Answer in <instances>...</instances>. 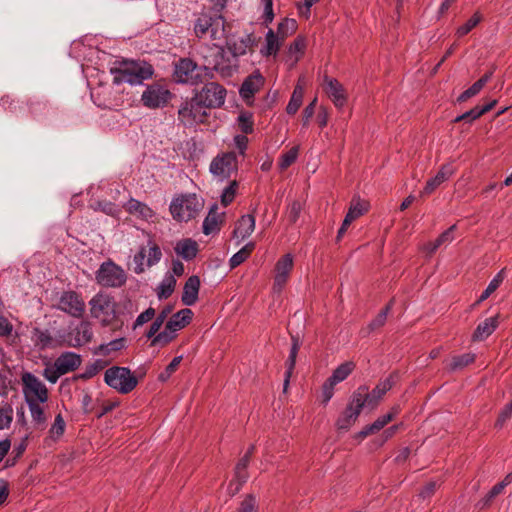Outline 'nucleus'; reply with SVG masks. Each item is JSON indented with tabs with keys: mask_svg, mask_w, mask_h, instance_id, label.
I'll use <instances>...</instances> for the list:
<instances>
[{
	"mask_svg": "<svg viewBox=\"0 0 512 512\" xmlns=\"http://www.w3.org/2000/svg\"><path fill=\"white\" fill-rule=\"evenodd\" d=\"M21 385L33 423L36 426H44L47 420L45 404L49 398L46 385L31 372L21 374Z\"/></svg>",
	"mask_w": 512,
	"mask_h": 512,
	"instance_id": "1",
	"label": "nucleus"
},
{
	"mask_svg": "<svg viewBox=\"0 0 512 512\" xmlns=\"http://www.w3.org/2000/svg\"><path fill=\"white\" fill-rule=\"evenodd\" d=\"M114 84L128 83L139 85L143 81L152 78L154 69L151 64L145 61L123 60L115 63L111 68Z\"/></svg>",
	"mask_w": 512,
	"mask_h": 512,
	"instance_id": "2",
	"label": "nucleus"
},
{
	"mask_svg": "<svg viewBox=\"0 0 512 512\" xmlns=\"http://www.w3.org/2000/svg\"><path fill=\"white\" fill-rule=\"evenodd\" d=\"M201 55L204 60L203 70L210 78L213 77V71L218 72L222 77H230L238 69V60L232 55L228 56L226 51L217 45L204 47Z\"/></svg>",
	"mask_w": 512,
	"mask_h": 512,
	"instance_id": "3",
	"label": "nucleus"
},
{
	"mask_svg": "<svg viewBox=\"0 0 512 512\" xmlns=\"http://www.w3.org/2000/svg\"><path fill=\"white\" fill-rule=\"evenodd\" d=\"M91 317L100 322L102 326L112 325L121 314L114 297L105 292L95 294L89 301Z\"/></svg>",
	"mask_w": 512,
	"mask_h": 512,
	"instance_id": "4",
	"label": "nucleus"
},
{
	"mask_svg": "<svg viewBox=\"0 0 512 512\" xmlns=\"http://www.w3.org/2000/svg\"><path fill=\"white\" fill-rule=\"evenodd\" d=\"M204 201L194 193L175 196L169 206L170 213L178 222H188L195 218L203 209Z\"/></svg>",
	"mask_w": 512,
	"mask_h": 512,
	"instance_id": "5",
	"label": "nucleus"
},
{
	"mask_svg": "<svg viewBox=\"0 0 512 512\" xmlns=\"http://www.w3.org/2000/svg\"><path fill=\"white\" fill-rule=\"evenodd\" d=\"M105 383L120 394L132 392L138 385V379L127 367L112 366L104 373Z\"/></svg>",
	"mask_w": 512,
	"mask_h": 512,
	"instance_id": "6",
	"label": "nucleus"
},
{
	"mask_svg": "<svg viewBox=\"0 0 512 512\" xmlns=\"http://www.w3.org/2000/svg\"><path fill=\"white\" fill-rule=\"evenodd\" d=\"M82 359L75 352H64L60 354L52 365L47 366L43 371L44 378L54 384L58 379L67 373L77 370L81 365Z\"/></svg>",
	"mask_w": 512,
	"mask_h": 512,
	"instance_id": "7",
	"label": "nucleus"
},
{
	"mask_svg": "<svg viewBox=\"0 0 512 512\" xmlns=\"http://www.w3.org/2000/svg\"><path fill=\"white\" fill-rule=\"evenodd\" d=\"M206 109L207 108L200 99L198 100V97L195 94L192 98L186 99L180 105L178 109V119L187 127L204 123L208 116Z\"/></svg>",
	"mask_w": 512,
	"mask_h": 512,
	"instance_id": "8",
	"label": "nucleus"
},
{
	"mask_svg": "<svg viewBox=\"0 0 512 512\" xmlns=\"http://www.w3.org/2000/svg\"><path fill=\"white\" fill-rule=\"evenodd\" d=\"M96 282L107 288H119L126 283V272L112 261L103 262L95 274Z\"/></svg>",
	"mask_w": 512,
	"mask_h": 512,
	"instance_id": "9",
	"label": "nucleus"
},
{
	"mask_svg": "<svg viewBox=\"0 0 512 512\" xmlns=\"http://www.w3.org/2000/svg\"><path fill=\"white\" fill-rule=\"evenodd\" d=\"M171 98V92L164 85L153 83L143 91L141 102L149 109H157L166 106Z\"/></svg>",
	"mask_w": 512,
	"mask_h": 512,
	"instance_id": "10",
	"label": "nucleus"
},
{
	"mask_svg": "<svg viewBox=\"0 0 512 512\" xmlns=\"http://www.w3.org/2000/svg\"><path fill=\"white\" fill-rule=\"evenodd\" d=\"M195 94L206 108H220L225 103L227 91L219 83L209 82Z\"/></svg>",
	"mask_w": 512,
	"mask_h": 512,
	"instance_id": "11",
	"label": "nucleus"
},
{
	"mask_svg": "<svg viewBox=\"0 0 512 512\" xmlns=\"http://www.w3.org/2000/svg\"><path fill=\"white\" fill-rule=\"evenodd\" d=\"M197 64L189 58H181L174 65L173 76L177 83L195 85L202 81L200 75L195 73Z\"/></svg>",
	"mask_w": 512,
	"mask_h": 512,
	"instance_id": "12",
	"label": "nucleus"
},
{
	"mask_svg": "<svg viewBox=\"0 0 512 512\" xmlns=\"http://www.w3.org/2000/svg\"><path fill=\"white\" fill-rule=\"evenodd\" d=\"M393 381L391 378H386L381 381L370 393L366 386H360L353 394L361 395V402L363 407L374 409L382 397L392 388Z\"/></svg>",
	"mask_w": 512,
	"mask_h": 512,
	"instance_id": "13",
	"label": "nucleus"
},
{
	"mask_svg": "<svg viewBox=\"0 0 512 512\" xmlns=\"http://www.w3.org/2000/svg\"><path fill=\"white\" fill-rule=\"evenodd\" d=\"M58 309L75 318H81L85 312V302L74 291L64 292L59 299Z\"/></svg>",
	"mask_w": 512,
	"mask_h": 512,
	"instance_id": "14",
	"label": "nucleus"
},
{
	"mask_svg": "<svg viewBox=\"0 0 512 512\" xmlns=\"http://www.w3.org/2000/svg\"><path fill=\"white\" fill-rule=\"evenodd\" d=\"M361 395L353 394L351 400L345 411L339 416L336 426L338 430H348L359 417L362 409L363 402H361Z\"/></svg>",
	"mask_w": 512,
	"mask_h": 512,
	"instance_id": "15",
	"label": "nucleus"
},
{
	"mask_svg": "<svg viewBox=\"0 0 512 512\" xmlns=\"http://www.w3.org/2000/svg\"><path fill=\"white\" fill-rule=\"evenodd\" d=\"M237 170V157L234 153L217 156L210 164V172L220 179L229 178Z\"/></svg>",
	"mask_w": 512,
	"mask_h": 512,
	"instance_id": "16",
	"label": "nucleus"
},
{
	"mask_svg": "<svg viewBox=\"0 0 512 512\" xmlns=\"http://www.w3.org/2000/svg\"><path fill=\"white\" fill-rule=\"evenodd\" d=\"M92 338L93 330L91 323L89 321H81L68 333L64 342L69 347L78 348L91 342Z\"/></svg>",
	"mask_w": 512,
	"mask_h": 512,
	"instance_id": "17",
	"label": "nucleus"
},
{
	"mask_svg": "<svg viewBox=\"0 0 512 512\" xmlns=\"http://www.w3.org/2000/svg\"><path fill=\"white\" fill-rule=\"evenodd\" d=\"M293 268V257L291 254H285L275 265L274 292L280 293L288 281L290 272Z\"/></svg>",
	"mask_w": 512,
	"mask_h": 512,
	"instance_id": "18",
	"label": "nucleus"
},
{
	"mask_svg": "<svg viewBox=\"0 0 512 512\" xmlns=\"http://www.w3.org/2000/svg\"><path fill=\"white\" fill-rule=\"evenodd\" d=\"M265 79L263 75L258 71H254L251 75L245 78L240 89V96L248 101L254 97V95L262 88Z\"/></svg>",
	"mask_w": 512,
	"mask_h": 512,
	"instance_id": "19",
	"label": "nucleus"
},
{
	"mask_svg": "<svg viewBox=\"0 0 512 512\" xmlns=\"http://www.w3.org/2000/svg\"><path fill=\"white\" fill-rule=\"evenodd\" d=\"M324 90L336 107H343L347 100V95L342 84L328 76L324 78Z\"/></svg>",
	"mask_w": 512,
	"mask_h": 512,
	"instance_id": "20",
	"label": "nucleus"
},
{
	"mask_svg": "<svg viewBox=\"0 0 512 512\" xmlns=\"http://www.w3.org/2000/svg\"><path fill=\"white\" fill-rule=\"evenodd\" d=\"M253 447H251L247 453L238 461L235 467V475L234 479L229 484V489H231L232 493L235 494L241 488V486L248 479L247 467L250 461V456L252 453Z\"/></svg>",
	"mask_w": 512,
	"mask_h": 512,
	"instance_id": "21",
	"label": "nucleus"
},
{
	"mask_svg": "<svg viewBox=\"0 0 512 512\" xmlns=\"http://www.w3.org/2000/svg\"><path fill=\"white\" fill-rule=\"evenodd\" d=\"M125 210L135 216L136 218L146 221V222H153L154 218L156 217L155 211L150 208L147 204L131 198L125 205Z\"/></svg>",
	"mask_w": 512,
	"mask_h": 512,
	"instance_id": "22",
	"label": "nucleus"
},
{
	"mask_svg": "<svg viewBox=\"0 0 512 512\" xmlns=\"http://www.w3.org/2000/svg\"><path fill=\"white\" fill-rule=\"evenodd\" d=\"M400 412L399 406H394L391 410L379 416L372 424L365 426L358 434L357 437L363 439L368 435L377 433L384 428L389 422H391Z\"/></svg>",
	"mask_w": 512,
	"mask_h": 512,
	"instance_id": "23",
	"label": "nucleus"
},
{
	"mask_svg": "<svg viewBox=\"0 0 512 512\" xmlns=\"http://www.w3.org/2000/svg\"><path fill=\"white\" fill-rule=\"evenodd\" d=\"M306 49V40L305 38L298 36L288 47L284 61L287 64L289 69H292L296 66L298 61L304 55Z\"/></svg>",
	"mask_w": 512,
	"mask_h": 512,
	"instance_id": "24",
	"label": "nucleus"
},
{
	"mask_svg": "<svg viewBox=\"0 0 512 512\" xmlns=\"http://www.w3.org/2000/svg\"><path fill=\"white\" fill-rule=\"evenodd\" d=\"M255 229V217L251 214L243 215L236 223L233 231V238L237 244L248 238Z\"/></svg>",
	"mask_w": 512,
	"mask_h": 512,
	"instance_id": "25",
	"label": "nucleus"
},
{
	"mask_svg": "<svg viewBox=\"0 0 512 512\" xmlns=\"http://www.w3.org/2000/svg\"><path fill=\"white\" fill-rule=\"evenodd\" d=\"M455 169L451 164L441 166L435 177L429 179L423 189V194L429 195L433 193L442 183L447 181L453 174Z\"/></svg>",
	"mask_w": 512,
	"mask_h": 512,
	"instance_id": "26",
	"label": "nucleus"
},
{
	"mask_svg": "<svg viewBox=\"0 0 512 512\" xmlns=\"http://www.w3.org/2000/svg\"><path fill=\"white\" fill-rule=\"evenodd\" d=\"M200 289V279L198 276H190L183 287V293L181 300L184 305L192 306L198 300V294Z\"/></svg>",
	"mask_w": 512,
	"mask_h": 512,
	"instance_id": "27",
	"label": "nucleus"
},
{
	"mask_svg": "<svg viewBox=\"0 0 512 512\" xmlns=\"http://www.w3.org/2000/svg\"><path fill=\"white\" fill-rule=\"evenodd\" d=\"M223 215V213L218 212L217 205L212 206L203 221V233L205 235H211L219 232L220 226L223 222Z\"/></svg>",
	"mask_w": 512,
	"mask_h": 512,
	"instance_id": "28",
	"label": "nucleus"
},
{
	"mask_svg": "<svg viewBox=\"0 0 512 512\" xmlns=\"http://www.w3.org/2000/svg\"><path fill=\"white\" fill-rule=\"evenodd\" d=\"M174 250L178 256L186 261H190L196 257L199 251V245L195 240L185 238L176 243Z\"/></svg>",
	"mask_w": 512,
	"mask_h": 512,
	"instance_id": "29",
	"label": "nucleus"
},
{
	"mask_svg": "<svg viewBox=\"0 0 512 512\" xmlns=\"http://www.w3.org/2000/svg\"><path fill=\"white\" fill-rule=\"evenodd\" d=\"M253 45V38L250 35L239 38L227 44V49L233 58L237 59L246 55Z\"/></svg>",
	"mask_w": 512,
	"mask_h": 512,
	"instance_id": "30",
	"label": "nucleus"
},
{
	"mask_svg": "<svg viewBox=\"0 0 512 512\" xmlns=\"http://www.w3.org/2000/svg\"><path fill=\"white\" fill-rule=\"evenodd\" d=\"M193 317V312L189 308H184L175 313L166 323L167 328L173 330L175 333L183 329L190 323Z\"/></svg>",
	"mask_w": 512,
	"mask_h": 512,
	"instance_id": "31",
	"label": "nucleus"
},
{
	"mask_svg": "<svg viewBox=\"0 0 512 512\" xmlns=\"http://www.w3.org/2000/svg\"><path fill=\"white\" fill-rule=\"evenodd\" d=\"M498 327V317H490L486 318L484 321L478 324L474 333L473 340L474 341H482L488 338Z\"/></svg>",
	"mask_w": 512,
	"mask_h": 512,
	"instance_id": "32",
	"label": "nucleus"
},
{
	"mask_svg": "<svg viewBox=\"0 0 512 512\" xmlns=\"http://www.w3.org/2000/svg\"><path fill=\"white\" fill-rule=\"evenodd\" d=\"M368 210V203L365 201H362L360 198H353L350 207L348 209V212L346 213L344 220H343V226L349 227L350 224L362 216L366 211Z\"/></svg>",
	"mask_w": 512,
	"mask_h": 512,
	"instance_id": "33",
	"label": "nucleus"
},
{
	"mask_svg": "<svg viewBox=\"0 0 512 512\" xmlns=\"http://www.w3.org/2000/svg\"><path fill=\"white\" fill-rule=\"evenodd\" d=\"M223 23L224 20L221 16L212 18L207 15H203L197 19L194 30L198 37H203L204 35L208 34L211 27H222Z\"/></svg>",
	"mask_w": 512,
	"mask_h": 512,
	"instance_id": "34",
	"label": "nucleus"
},
{
	"mask_svg": "<svg viewBox=\"0 0 512 512\" xmlns=\"http://www.w3.org/2000/svg\"><path fill=\"white\" fill-rule=\"evenodd\" d=\"M265 45L261 48L260 53L263 56L277 55L284 40L279 37L272 29H269L265 36Z\"/></svg>",
	"mask_w": 512,
	"mask_h": 512,
	"instance_id": "35",
	"label": "nucleus"
},
{
	"mask_svg": "<svg viewBox=\"0 0 512 512\" xmlns=\"http://www.w3.org/2000/svg\"><path fill=\"white\" fill-rule=\"evenodd\" d=\"M299 347H300V345H299L298 339L293 338V343H292V346L290 349V353H289L288 359L285 364L286 371H285V377H284V383H283L284 391H286L289 386L290 378H291V376L293 374V370L295 368L296 358H297V354L299 351Z\"/></svg>",
	"mask_w": 512,
	"mask_h": 512,
	"instance_id": "36",
	"label": "nucleus"
},
{
	"mask_svg": "<svg viewBox=\"0 0 512 512\" xmlns=\"http://www.w3.org/2000/svg\"><path fill=\"white\" fill-rule=\"evenodd\" d=\"M493 72H487L485 73L479 80H477L471 87H469L467 90H465L461 95L458 97V102H465L469 98L477 95L483 87L486 85V83L491 79Z\"/></svg>",
	"mask_w": 512,
	"mask_h": 512,
	"instance_id": "37",
	"label": "nucleus"
},
{
	"mask_svg": "<svg viewBox=\"0 0 512 512\" xmlns=\"http://www.w3.org/2000/svg\"><path fill=\"white\" fill-rule=\"evenodd\" d=\"M496 104V100H493L482 107L476 106L472 108L471 110L463 113L462 115H459L455 118L454 122H460L463 120H467L469 122H472L485 114L486 112L490 111Z\"/></svg>",
	"mask_w": 512,
	"mask_h": 512,
	"instance_id": "38",
	"label": "nucleus"
},
{
	"mask_svg": "<svg viewBox=\"0 0 512 512\" xmlns=\"http://www.w3.org/2000/svg\"><path fill=\"white\" fill-rule=\"evenodd\" d=\"M355 364L351 361H347L339 365L328 378L331 382L338 384L344 381L354 370Z\"/></svg>",
	"mask_w": 512,
	"mask_h": 512,
	"instance_id": "39",
	"label": "nucleus"
},
{
	"mask_svg": "<svg viewBox=\"0 0 512 512\" xmlns=\"http://www.w3.org/2000/svg\"><path fill=\"white\" fill-rule=\"evenodd\" d=\"M255 249V243L249 242L244 247H242L237 253H235L229 260L230 267L236 268L240 264H242L253 252Z\"/></svg>",
	"mask_w": 512,
	"mask_h": 512,
	"instance_id": "40",
	"label": "nucleus"
},
{
	"mask_svg": "<svg viewBox=\"0 0 512 512\" xmlns=\"http://www.w3.org/2000/svg\"><path fill=\"white\" fill-rule=\"evenodd\" d=\"M303 96L304 88L300 83H298L294 88L290 101L286 107V111L288 114H295L298 111V109L302 105Z\"/></svg>",
	"mask_w": 512,
	"mask_h": 512,
	"instance_id": "41",
	"label": "nucleus"
},
{
	"mask_svg": "<svg viewBox=\"0 0 512 512\" xmlns=\"http://www.w3.org/2000/svg\"><path fill=\"white\" fill-rule=\"evenodd\" d=\"M176 286V279L173 274L166 275L164 279L161 281L157 295L160 299L168 298L174 291Z\"/></svg>",
	"mask_w": 512,
	"mask_h": 512,
	"instance_id": "42",
	"label": "nucleus"
},
{
	"mask_svg": "<svg viewBox=\"0 0 512 512\" xmlns=\"http://www.w3.org/2000/svg\"><path fill=\"white\" fill-rule=\"evenodd\" d=\"M475 360V354L473 353H465L460 356H454L451 361L448 363L447 368L450 371H456L463 369L467 365L473 363Z\"/></svg>",
	"mask_w": 512,
	"mask_h": 512,
	"instance_id": "43",
	"label": "nucleus"
},
{
	"mask_svg": "<svg viewBox=\"0 0 512 512\" xmlns=\"http://www.w3.org/2000/svg\"><path fill=\"white\" fill-rule=\"evenodd\" d=\"M171 311L172 309L170 307H166L156 317H154L155 319L146 333L147 338H152L157 332H159Z\"/></svg>",
	"mask_w": 512,
	"mask_h": 512,
	"instance_id": "44",
	"label": "nucleus"
},
{
	"mask_svg": "<svg viewBox=\"0 0 512 512\" xmlns=\"http://www.w3.org/2000/svg\"><path fill=\"white\" fill-rule=\"evenodd\" d=\"M176 337V333L173 330L167 328L162 332H157L151 339V346H165L170 343Z\"/></svg>",
	"mask_w": 512,
	"mask_h": 512,
	"instance_id": "45",
	"label": "nucleus"
},
{
	"mask_svg": "<svg viewBox=\"0 0 512 512\" xmlns=\"http://www.w3.org/2000/svg\"><path fill=\"white\" fill-rule=\"evenodd\" d=\"M91 208L113 217L118 216L120 213V208L110 201H96L91 204Z\"/></svg>",
	"mask_w": 512,
	"mask_h": 512,
	"instance_id": "46",
	"label": "nucleus"
},
{
	"mask_svg": "<svg viewBox=\"0 0 512 512\" xmlns=\"http://www.w3.org/2000/svg\"><path fill=\"white\" fill-rule=\"evenodd\" d=\"M162 257L160 247L152 240L148 241V255L146 260V266L151 267L157 264Z\"/></svg>",
	"mask_w": 512,
	"mask_h": 512,
	"instance_id": "47",
	"label": "nucleus"
},
{
	"mask_svg": "<svg viewBox=\"0 0 512 512\" xmlns=\"http://www.w3.org/2000/svg\"><path fill=\"white\" fill-rule=\"evenodd\" d=\"M297 29V23L294 19H284L279 23L277 28V35L285 40L290 34L294 33Z\"/></svg>",
	"mask_w": 512,
	"mask_h": 512,
	"instance_id": "48",
	"label": "nucleus"
},
{
	"mask_svg": "<svg viewBox=\"0 0 512 512\" xmlns=\"http://www.w3.org/2000/svg\"><path fill=\"white\" fill-rule=\"evenodd\" d=\"M65 421L61 414L55 416L54 422L49 429L50 437L54 440L59 439L65 432Z\"/></svg>",
	"mask_w": 512,
	"mask_h": 512,
	"instance_id": "49",
	"label": "nucleus"
},
{
	"mask_svg": "<svg viewBox=\"0 0 512 512\" xmlns=\"http://www.w3.org/2000/svg\"><path fill=\"white\" fill-rule=\"evenodd\" d=\"M237 121H238L239 129L243 133L249 134V133L253 132L254 122H253V115H252V113H250V112H241L240 115L238 116Z\"/></svg>",
	"mask_w": 512,
	"mask_h": 512,
	"instance_id": "50",
	"label": "nucleus"
},
{
	"mask_svg": "<svg viewBox=\"0 0 512 512\" xmlns=\"http://www.w3.org/2000/svg\"><path fill=\"white\" fill-rule=\"evenodd\" d=\"M13 420V408L10 404L0 406V430L8 429Z\"/></svg>",
	"mask_w": 512,
	"mask_h": 512,
	"instance_id": "51",
	"label": "nucleus"
},
{
	"mask_svg": "<svg viewBox=\"0 0 512 512\" xmlns=\"http://www.w3.org/2000/svg\"><path fill=\"white\" fill-rule=\"evenodd\" d=\"M299 149L298 147H292L285 153H283L279 159V167L282 170L287 169L291 164H293L298 157Z\"/></svg>",
	"mask_w": 512,
	"mask_h": 512,
	"instance_id": "52",
	"label": "nucleus"
},
{
	"mask_svg": "<svg viewBox=\"0 0 512 512\" xmlns=\"http://www.w3.org/2000/svg\"><path fill=\"white\" fill-rule=\"evenodd\" d=\"M182 361V356H176L173 360L166 366V368L158 375V380L161 382H166L171 375L178 369L180 363Z\"/></svg>",
	"mask_w": 512,
	"mask_h": 512,
	"instance_id": "53",
	"label": "nucleus"
},
{
	"mask_svg": "<svg viewBox=\"0 0 512 512\" xmlns=\"http://www.w3.org/2000/svg\"><path fill=\"white\" fill-rule=\"evenodd\" d=\"M481 21V15L480 13L476 12L474 15L462 26H460L457 31L456 35L458 37H463L464 35L468 34L474 27L477 26V24Z\"/></svg>",
	"mask_w": 512,
	"mask_h": 512,
	"instance_id": "54",
	"label": "nucleus"
},
{
	"mask_svg": "<svg viewBox=\"0 0 512 512\" xmlns=\"http://www.w3.org/2000/svg\"><path fill=\"white\" fill-rule=\"evenodd\" d=\"M237 182L232 181L230 184L223 190L221 194V203L224 206L229 205L235 198L236 190H237Z\"/></svg>",
	"mask_w": 512,
	"mask_h": 512,
	"instance_id": "55",
	"label": "nucleus"
},
{
	"mask_svg": "<svg viewBox=\"0 0 512 512\" xmlns=\"http://www.w3.org/2000/svg\"><path fill=\"white\" fill-rule=\"evenodd\" d=\"M391 309V304H388L385 309H383L368 325L370 331L378 329L382 327L387 319V315L389 310Z\"/></svg>",
	"mask_w": 512,
	"mask_h": 512,
	"instance_id": "56",
	"label": "nucleus"
},
{
	"mask_svg": "<svg viewBox=\"0 0 512 512\" xmlns=\"http://www.w3.org/2000/svg\"><path fill=\"white\" fill-rule=\"evenodd\" d=\"M155 315H156V311L154 308H152V307L147 308L144 312H142L138 315V317L136 318V320L133 324V329L135 330L138 327L144 325L145 323L151 321L152 319H154Z\"/></svg>",
	"mask_w": 512,
	"mask_h": 512,
	"instance_id": "57",
	"label": "nucleus"
},
{
	"mask_svg": "<svg viewBox=\"0 0 512 512\" xmlns=\"http://www.w3.org/2000/svg\"><path fill=\"white\" fill-rule=\"evenodd\" d=\"M37 344L41 348H54L57 346L48 331H37Z\"/></svg>",
	"mask_w": 512,
	"mask_h": 512,
	"instance_id": "58",
	"label": "nucleus"
},
{
	"mask_svg": "<svg viewBox=\"0 0 512 512\" xmlns=\"http://www.w3.org/2000/svg\"><path fill=\"white\" fill-rule=\"evenodd\" d=\"M505 487L499 482L494 485L491 490L486 494V496L481 501V507H486L490 504L493 498L497 495L501 494Z\"/></svg>",
	"mask_w": 512,
	"mask_h": 512,
	"instance_id": "59",
	"label": "nucleus"
},
{
	"mask_svg": "<svg viewBox=\"0 0 512 512\" xmlns=\"http://www.w3.org/2000/svg\"><path fill=\"white\" fill-rule=\"evenodd\" d=\"M123 347H124V339L119 338V339L112 340L107 344H102L100 346V351L104 354H108L112 351L121 350Z\"/></svg>",
	"mask_w": 512,
	"mask_h": 512,
	"instance_id": "60",
	"label": "nucleus"
},
{
	"mask_svg": "<svg viewBox=\"0 0 512 512\" xmlns=\"http://www.w3.org/2000/svg\"><path fill=\"white\" fill-rule=\"evenodd\" d=\"M456 226L452 225L446 231H444L434 242L438 248L442 245L451 243L454 240L453 232Z\"/></svg>",
	"mask_w": 512,
	"mask_h": 512,
	"instance_id": "61",
	"label": "nucleus"
},
{
	"mask_svg": "<svg viewBox=\"0 0 512 512\" xmlns=\"http://www.w3.org/2000/svg\"><path fill=\"white\" fill-rule=\"evenodd\" d=\"M238 512H257L256 499L248 495L241 503Z\"/></svg>",
	"mask_w": 512,
	"mask_h": 512,
	"instance_id": "62",
	"label": "nucleus"
},
{
	"mask_svg": "<svg viewBox=\"0 0 512 512\" xmlns=\"http://www.w3.org/2000/svg\"><path fill=\"white\" fill-rule=\"evenodd\" d=\"M335 383L331 382V380L327 379L322 386V398L323 402L326 404L330 401L334 394Z\"/></svg>",
	"mask_w": 512,
	"mask_h": 512,
	"instance_id": "63",
	"label": "nucleus"
},
{
	"mask_svg": "<svg viewBox=\"0 0 512 512\" xmlns=\"http://www.w3.org/2000/svg\"><path fill=\"white\" fill-rule=\"evenodd\" d=\"M512 416V401L507 404L499 414L496 425L502 427L504 423Z\"/></svg>",
	"mask_w": 512,
	"mask_h": 512,
	"instance_id": "64",
	"label": "nucleus"
}]
</instances>
